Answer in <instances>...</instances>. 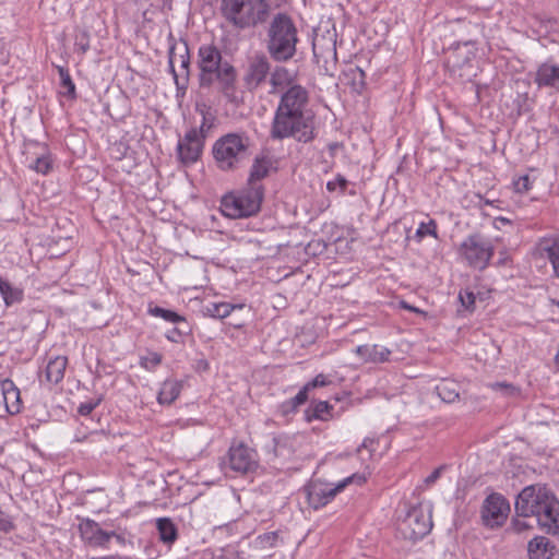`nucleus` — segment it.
Masks as SVG:
<instances>
[{"mask_svg": "<svg viewBox=\"0 0 559 559\" xmlns=\"http://www.w3.org/2000/svg\"><path fill=\"white\" fill-rule=\"evenodd\" d=\"M79 531L82 539L94 547H105L111 537L117 536L115 532L103 531L99 524L91 519H82Z\"/></svg>", "mask_w": 559, "mask_h": 559, "instance_id": "nucleus-16", "label": "nucleus"}, {"mask_svg": "<svg viewBox=\"0 0 559 559\" xmlns=\"http://www.w3.org/2000/svg\"><path fill=\"white\" fill-rule=\"evenodd\" d=\"M58 72L61 81V87L64 90L62 94L70 98L75 97V85L71 79L69 71L63 67H58Z\"/></svg>", "mask_w": 559, "mask_h": 559, "instance_id": "nucleus-34", "label": "nucleus"}, {"mask_svg": "<svg viewBox=\"0 0 559 559\" xmlns=\"http://www.w3.org/2000/svg\"><path fill=\"white\" fill-rule=\"evenodd\" d=\"M309 92L302 85L289 86L281 94L270 128V138L282 141L295 139L309 143L316 138L314 119L307 110Z\"/></svg>", "mask_w": 559, "mask_h": 559, "instance_id": "nucleus-1", "label": "nucleus"}, {"mask_svg": "<svg viewBox=\"0 0 559 559\" xmlns=\"http://www.w3.org/2000/svg\"><path fill=\"white\" fill-rule=\"evenodd\" d=\"M416 236L418 239H423L426 236H432L437 238V224L433 219H430L428 223H420L419 227L416 230Z\"/></svg>", "mask_w": 559, "mask_h": 559, "instance_id": "nucleus-37", "label": "nucleus"}, {"mask_svg": "<svg viewBox=\"0 0 559 559\" xmlns=\"http://www.w3.org/2000/svg\"><path fill=\"white\" fill-rule=\"evenodd\" d=\"M235 306L228 302L210 304L205 308L206 314L215 319H224L230 314Z\"/></svg>", "mask_w": 559, "mask_h": 559, "instance_id": "nucleus-33", "label": "nucleus"}, {"mask_svg": "<svg viewBox=\"0 0 559 559\" xmlns=\"http://www.w3.org/2000/svg\"><path fill=\"white\" fill-rule=\"evenodd\" d=\"M549 490L545 486L533 485L525 487L516 497L515 512L518 516H535L540 514L542 506L549 498Z\"/></svg>", "mask_w": 559, "mask_h": 559, "instance_id": "nucleus-10", "label": "nucleus"}, {"mask_svg": "<svg viewBox=\"0 0 559 559\" xmlns=\"http://www.w3.org/2000/svg\"><path fill=\"white\" fill-rule=\"evenodd\" d=\"M271 62L263 53L250 57L242 74V83L247 91L255 92L263 86L270 76Z\"/></svg>", "mask_w": 559, "mask_h": 559, "instance_id": "nucleus-12", "label": "nucleus"}, {"mask_svg": "<svg viewBox=\"0 0 559 559\" xmlns=\"http://www.w3.org/2000/svg\"><path fill=\"white\" fill-rule=\"evenodd\" d=\"M168 63L177 87L186 88L190 67V55L187 41L180 40L170 45Z\"/></svg>", "mask_w": 559, "mask_h": 559, "instance_id": "nucleus-13", "label": "nucleus"}, {"mask_svg": "<svg viewBox=\"0 0 559 559\" xmlns=\"http://www.w3.org/2000/svg\"><path fill=\"white\" fill-rule=\"evenodd\" d=\"M182 390V382L175 379H167L162 383L160 390L157 394V401L160 405L173 404Z\"/></svg>", "mask_w": 559, "mask_h": 559, "instance_id": "nucleus-23", "label": "nucleus"}, {"mask_svg": "<svg viewBox=\"0 0 559 559\" xmlns=\"http://www.w3.org/2000/svg\"><path fill=\"white\" fill-rule=\"evenodd\" d=\"M162 362V355L158 353H150L141 358V366L145 369H153Z\"/></svg>", "mask_w": 559, "mask_h": 559, "instance_id": "nucleus-41", "label": "nucleus"}, {"mask_svg": "<svg viewBox=\"0 0 559 559\" xmlns=\"http://www.w3.org/2000/svg\"><path fill=\"white\" fill-rule=\"evenodd\" d=\"M159 538L165 544H173L177 539V528L171 520L160 518L156 521Z\"/></svg>", "mask_w": 559, "mask_h": 559, "instance_id": "nucleus-29", "label": "nucleus"}, {"mask_svg": "<svg viewBox=\"0 0 559 559\" xmlns=\"http://www.w3.org/2000/svg\"><path fill=\"white\" fill-rule=\"evenodd\" d=\"M13 527L10 516L0 510V531L9 532Z\"/></svg>", "mask_w": 559, "mask_h": 559, "instance_id": "nucleus-51", "label": "nucleus"}, {"mask_svg": "<svg viewBox=\"0 0 559 559\" xmlns=\"http://www.w3.org/2000/svg\"><path fill=\"white\" fill-rule=\"evenodd\" d=\"M443 466L436 468L429 476L425 478L426 485H432L439 477L441 476V472L443 471Z\"/></svg>", "mask_w": 559, "mask_h": 559, "instance_id": "nucleus-52", "label": "nucleus"}, {"mask_svg": "<svg viewBox=\"0 0 559 559\" xmlns=\"http://www.w3.org/2000/svg\"><path fill=\"white\" fill-rule=\"evenodd\" d=\"M330 409L331 406L328 402H317L306 411V418L308 421L313 419L326 420L330 415Z\"/></svg>", "mask_w": 559, "mask_h": 559, "instance_id": "nucleus-31", "label": "nucleus"}, {"mask_svg": "<svg viewBox=\"0 0 559 559\" xmlns=\"http://www.w3.org/2000/svg\"><path fill=\"white\" fill-rule=\"evenodd\" d=\"M530 559H555L556 548L545 536L533 538L527 546Z\"/></svg>", "mask_w": 559, "mask_h": 559, "instance_id": "nucleus-22", "label": "nucleus"}, {"mask_svg": "<svg viewBox=\"0 0 559 559\" xmlns=\"http://www.w3.org/2000/svg\"><path fill=\"white\" fill-rule=\"evenodd\" d=\"M534 82L539 88L559 91V66L550 61L542 63L537 68Z\"/></svg>", "mask_w": 559, "mask_h": 559, "instance_id": "nucleus-20", "label": "nucleus"}, {"mask_svg": "<svg viewBox=\"0 0 559 559\" xmlns=\"http://www.w3.org/2000/svg\"><path fill=\"white\" fill-rule=\"evenodd\" d=\"M510 504L500 493H491L483 501L480 509L481 523L488 528L501 527L509 515Z\"/></svg>", "mask_w": 559, "mask_h": 559, "instance_id": "nucleus-11", "label": "nucleus"}, {"mask_svg": "<svg viewBox=\"0 0 559 559\" xmlns=\"http://www.w3.org/2000/svg\"><path fill=\"white\" fill-rule=\"evenodd\" d=\"M202 115V122L199 128L193 127L192 129L195 130V133L198 138L204 143L205 138L207 136L210 130L213 127V117L205 110H201Z\"/></svg>", "mask_w": 559, "mask_h": 559, "instance_id": "nucleus-36", "label": "nucleus"}, {"mask_svg": "<svg viewBox=\"0 0 559 559\" xmlns=\"http://www.w3.org/2000/svg\"><path fill=\"white\" fill-rule=\"evenodd\" d=\"M459 297H460L462 305L466 309H469L475 304V296L473 293H469V292H465L464 294L461 293Z\"/></svg>", "mask_w": 559, "mask_h": 559, "instance_id": "nucleus-50", "label": "nucleus"}, {"mask_svg": "<svg viewBox=\"0 0 559 559\" xmlns=\"http://www.w3.org/2000/svg\"><path fill=\"white\" fill-rule=\"evenodd\" d=\"M189 333L188 324L185 326H177L171 329L167 334L166 337L170 342L179 343L182 341L183 336Z\"/></svg>", "mask_w": 559, "mask_h": 559, "instance_id": "nucleus-40", "label": "nucleus"}, {"mask_svg": "<svg viewBox=\"0 0 559 559\" xmlns=\"http://www.w3.org/2000/svg\"><path fill=\"white\" fill-rule=\"evenodd\" d=\"M514 189L519 193L527 192L531 189V180L527 175L519 177L513 182Z\"/></svg>", "mask_w": 559, "mask_h": 559, "instance_id": "nucleus-43", "label": "nucleus"}, {"mask_svg": "<svg viewBox=\"0 0 559 559\" xmlns=\"http://www.w3.org/2000/svg\"><path fill=\"white\" fill-rule=\"evenodd\" d=\"M92 559H108V557H102V558H92Z\"/></svg>", "mask_w": 559, "mask_h": 559, "instance_id": "nucleus-59", "label": "nucleus"}, {"mask_svg": "<svg viewBox=\"0 0 559 559\" xmlns=\"http://www.w3.org/2000/svg\"><path fill=\"white\" fill-rule=\"evenodd\" d=\"M228 466L231 471L246 474L257 466L255 452L243 443L230 447L228 451Z\"/></svg>", "mask_w": 559, "mask_h": 559, "instance_id": "nucleus-14", "label": "nucleus"}, {"mask_svg": "<svg viewBox=\"0 0 559 559\" xmlns=\"http://www.w3.org/2000/svg\"><path fill=\"white\" fill-rule=\"evenodd\" d=\"M76 51L84 55L90 49V33L85 28H76L74 36Z\"/></svg>", "mask_w": 559, "mask_h": 559, "instance_id": "nucleus-35", "label": "nucleus"}, {"mask_svg": "<svg viewBox=\"0 0 559 559\" xmlns=\"http://www.w3.org/2000/svg\"><path fill=\"white\" fill-rule=\"evenodd\" d=\"M308 400L306 390L301 389L294 397L283 402L278 406V412L282 416H288L297 412L298 407L305 404Z\"/></svg>", "mask_w": 559, "mask_h": 559, "instance_id": "nucleus-30", "label": "nucleus"}, {"mask_svg": "<svg viewBox=\"0 0 559 559\" xmlns=\"http://www.w3.org/2000/svg\"><path fill=\"white\" fill-rule=\"evenodd\" d=\"M148 313L154 317H159V318L164 319L165 321H168L171 323L187 325L186 318L173 310H167V309L160 308L158 306H155V307L148 308Z\"/></svg>", "mask_w": 559, "mask_h": 559, "instance_id": "nucleus-32", "label": "nucleus"}, {"mask_svg": "<svg viewBox=\"0 0 559 559\" xmlns=\"http://www.w3.org/2000/svg\"><path fill=\"white\" fill-rule=\"evenodd\" d=\"M548 259L550 260L556 275L559 277V242H554L546 248Z\"/></svg>", "mask_w": 559, "mask_h": 559, "instance_id": "nucleus-39", "label": "nucleus"}, {"mask_svg": "<svg viewBox=\"0 0 559 559\" xmlns=\"http://www.w3.org/2000/svg\"><path fill=\"white\" fill-rule=\"evenodd\" d=\"M511 224H512L511 221L507 217L499 216L493 219V226L497 229H501L503 226L511 225Z\"/></svg>", "mask_w": 559, "mask_h": 559, "instance_id": "nucleus-53", "label": "nucleus"}, {"mask_svg": "<svg viewBox=\"0 0 559 559\" xmlns=\"http://www.w3.org/2000/svg\"><path fill=\"white\" fill-rule=\"evenodd\" d=\"M298 31L293 19L286 13H276L267 26L266 50L275 62L290 60L297 51Z\"/></svg>", "mask_w": 559, "mask_h": 559, "instance_id": "nucleus-3", "label": "nucleus"}, {"mask_svg": "<svg viewBox=\"0 0 559 559\" xmlns=\"http://www.w3.org/2000/svg\"><path fill=\"white\" fill-rule=\"evenodd\" d=\"M249 136L227 133L215 141L212 153L217 167L230 171L237 169L249 157Z\"/></svg>", "mask_w": 559, "mask_h": 559, "instance_id": "nucleus-5", "label": "nucleus"}, {"mask_svg": "<svg viewBox=\"0 0 559 559\" xmlns=\"http://www.w3.org/2000/svg\"><path fill=\"white\" fill-rule=\"evenodd\" d=\"M31 168L36 170L39 174L46 175L51 169V158L49 155H43L35 159L34 164L31 165Z\"/></svg>", "mask_w": 559, "mask_h": 559, "instance_id": "nucleus-38", "label": "nucleus"}, {"mask_svg": "<svg viewBox=\"0 0 559 559\" xmlns=\"http://www.w3.org/2000/svg\"><path fill=\"white\" fill-rule=\"evenodd\" d=\"M298 443L297 436L281 433L272 438V442L267 445V449L275 459L285 463L294 457Z\"/></svg>", "mask_w": 559, "mask_h": 559, "instance_id": "nucleus-17", "label": "nucleus"}, {"mask_svg": "<svg viewBox=\"0 0 559 559\" xmlns=\"http://www.w3.org/2000/svg\"><path fill=\"white\" fill-rule=\"evenodd\" d=\"M338 146H340V144H338V143H331V144L329 145V150H330L331 152H334Z\"/></svg>", "mask_w": 559, "mask_h": 559, "instance_id": "nucleus-55", "label": "nucleus"}, {"mask_svg": "<svg viewBox=\"0 0 559 559\" xmlns=\"http://www.w3.org/2000/svg\"><path fill=\"white\" fill-rule=\"evenodd\" d=\"M98 403H99V401L82 403L79 406L78 412L82 416H87L96 408Z\"/></svg>", "mask_w": 559, "mask_h": 559, "instance_id": "nucleus-49", "label": "nucleus"}, {"mask_svg": "<svg viewBox=\"0 0 559 559\" xmlns=\"http://www.w3.org/2000/svg\"><path fill=\"white\" fill-rule=\"evenodd\" d=\"M313 52H314V57H318V56H319V53H318V51H317V45H316V44L313 45Z\"/></svg>", "mask_w": 559, "mask_h": 559, "instance_id": "nucleus-58", "label": "nucleus"}, {"mask_svg": "<svg viewBox=\"0 0 559 559\" xmlns=\"http://www.w3.org/2000/svg\"><path fill=\"white\" fill-rule=\"evenodd\" d=\"M295 81V73L283 66H276L273 70L270 71L269 82L271 88L269 94L274 95L277 93H283L289 88V86L298 85Z\"/></svg>", "mask_w": 559, "mask_h": 559, "instance_id": "nucleus-19", "label": "nucleus"}, {"mask_svg": "<svg viewBox=\"0 0 559 559\" xmlns=\"http://www.w3.org/2000/svg\"><path fill=\"white\" fill-rule=\"evenodd\" d=\"M0 294L3 298V301L7 307H10L14 304H19L23 300L24 292L22 288L13 286L7 280H3L0 276Z\"/></svg>", "mask_w": 559, "mask_h": 559, "instance_id": "nucleus-28", "label": "nucleus"}, {"mask_svg": "<svg viewBox=\"0 0 559 559\" xmlns=\"http://www.w3.org/2000/svg\"><path fill=\"white\" fill-rule=\"evenodd\" d=\"M432 528L429 511L421 506L412 507L397 523V533L402 538L416 542L425 537Z\"/></svg>", "mask_w": 559, "mask_h": 559, "instance_id": "nucleus-8", "label": "nucleus"}, {"mask_svg": "<svg viewBox=\"0 0 559 559\" xmlns=\"http://www.w3.org/2000/svg\"><path fill=\"white\" fill-rule=\"evenodd\" d=\"M460 251L469 266L484 270L493 255V246L483 236L475 234L461 243Z\"/></svg>", "mask_w": 559, "mask_h": 559, "instance_id": "nucleus-9", "label": "nucleus"}, {"mask_svg": "<svg viewBox=\"0 0 559 559\" xmlns=\"http://www.w3.org/2000/svg\"><path fill=\"white\" fill-rule=\"evenodd\" d=\"M199 82L201 87H210L215 82L225 97L233 99L236 92L237 72L228 61H224L221 50L210 44L200 46L198 51Z\"/></svg>", "mask_w": 559, "mask_h": 559, "instance_id": "nucleus-2", "label": "nucleus"}, {"mask_svg": "<svg viewBox=\"0 0 559 559\" xmlns=\"http://www.w3.org/2000/svg\"><path fill=\"white\" fill-rule=\"evenodd\" d=\"M460 59H461V51H460V49H456V51H454L453 55L448 58L447 63L452 69H455L457 67L463 66L465 62L469 61V57L468 56H464L463 57V62L462 63H461Z\"/></svg>", "mask_w": 559, "mask_h": 559, "instance_id": "nucleus-46", "label": "nucleus"}, {"mask_svg": "<svg viewBox=\"0 0 559 559\" xmlns=\"http://www.w3.org/2000/svg\"><path fill=\"white\" fill-rule=\"evenodd\" d=\"M511 526L516 533H522L532 527V525L525 520V518L518 515L512 520Z\"/></svg>", "mask_w": 559, "mask_h": 559, "instance_id": "nucleus-47", "label": "nucleus"}, {"mask_svg": "<svg viewBox=\"0 0 559 559\" xmlns=\"http://www.w3.org/2000/svg\"><path fill=\"white\" fill-rule=\"evenodd\" d=\"M402 305H403V307H404V308H406V309H409V310H412V311H417V309H416V308L411 307V306H407L405 302H402Z\"/></svg>", "mask_w": 559, "mask_h": 559, "instance_id": "nucleus-56", "label": "nucleus"}, {"mask_svg": "<svg viewBox=\"0 0 559 559\" xmlns=\"http://www.w3.org/2000/svg\"><path fill=\"white\" fill-rule=\"evenodd\" d=\"M347 180L344 176L342 175H337L335 180L333 181H329L326 183V189L329 191H334L336 189V187H340L341 188V191H344L347 187Z\"/></svg>", "mask_w": 559, "mask_h": 559, "instance_id": "nucleus-48", "label": "nucleus"}, {"mask_svg": "<svg viewBox=\"0 0 559 559\" xmlns=\"http://www.w3.org/2000/svg\"><path fill=\"white\" fill-rule=\"evenodd\" d=\"M259 543L261 547L267 548V547H274L277 544L278 540V533L277 532H269L260 535L258 537Z\"/></svg>", "mask_w": 559, "mask_h": 559, "instance_id": "nucleus-42", "label": "nucleus"}, {"mask_svg": "<svg viewBox=\"0 0 559 559\" xmlns=\"http://www.w3.org/2000/svg\"><path fill=\"white\" fill-rule=\"evenodd\" d=\"M271 162L267 157L261 156L255 157L251 166L248 185L250 186H262L261 180L269 174Z\"/></svg>", "mask_w": 559, "mask_h": 559, "instance_id": "nucleus-26", "label": "nucleus"}, {"mask_svg": "<svg viewBox=\"0 0 559 559\" xmlns=\"http://www.w3.org/2000/svg\"><path fill=\"white\" fill-rule=\"evenodd\" d=\"M366 481V477L361 474H353L337 484H328L314 480L306 488L307 499L310 507L319 509L331 502L335 496L344 490L350 484L361 485Z\"/></svg>", "mask_w": 559, "mask_h": 559, "instance_id": "nucleus-7", "label": "nucleus"}, {"mask_svg": "<svg viewBox=\"0 0 559 559\" xmlns=\"http://www.w3.org/2000/svg\"><path fill=\"white\" fill-rule=\"evenodd\" d=\"M495 391H500L504 395H516L519 393L518 389L512 384L506 382H497L491 385Z\"/></svg>", "mask_w": 559, "mask_h": 559, "instance_id": "nucleus-45", "label": "nucleus"}, {"mask_svg": "<svg viewBox=\"0 0 559 559\" xmlns=\"http://www.w3.org/2000/svg\"><path fill=\"white\" fill-rule=\"evenodd\" d=\"M68 365L66 356H57L50 359L46 366L45 378L50 384H58L64 377V371Z\"/></svg>", "mask_w": 559, "mask_h": 559, "instance_id": "nucleus-24", "label": "nucleus"}, {"mask_svg": "<svg viewBox=\"0 0 559 559\" xmlns=\"http://www.w3.org/2000/svg\"><path fill=\"white\" fill-rule=\"evenodd\" d=\"M460 384L454 380L443 379L436 385V392L445 403H453L460 397Z\"/></svg>", "mask_w": 559, "mask_h": 559, "instance_id": "nucleus-27", "label": "nucleus"}, {"mask_svg": "<svg viewBox=\"0 0 559 559\" xmlns=\"http://www.w3.org/2000/svg\"><path fill=\"white\" fill-rule=\"evenodd\" d=\"M267 0H221L222 15L235 27L246 29L266 22Z\"/></svg>", "mask_w": 559, "mask_h": 559, "instance_id": "nucleus-4", "label": "nucleus"}, {"mask_svg": "<svg viewBox=\"0 0 559 559\" xmlns=\"http://www.w3.org/2000/svg\"><path fill=\"white\" fill-rule=\"evenodd\" d=\"M330 383V381L326 379V377L322 373L316 376V378L308 382L302 389L306 390V393L308 394L309 390L318 386H325Z\"/></svg>", "mask_w": 559, "mask_h": 559, "instance_id": "nucleus-44", "label": "nucleus"}, {"mask_svg": "<svg viewBox=\"0 0 559 559\" xmlns=\"http://www.w3.org/2000/svg\"><path fill=\"white\" fill-rule=\"evenodd\" d=\"M203 147L204 143L198 138L195 130L190 129L185 136L178 141V158L183 165H191L200 158Z\"/></svg>", "mask_w": 559, "mask_h": 559, "instance_id": "nucleus-15", "label": "nucleus"}, {"mask_svg": "<svg viewBox=\"0 0 559 559\" xmlns=\"http://www.w3.org/2000/svg\"><path fill=\"white\" fill-rule=\"evenodd\" d=\"M328 52H329V53H330L334 59L336 58V48H335V45H334V44L329 48Z\"/></svg>", "mask_w": 559, "mask_h": 559, "instance_id": "nucleus-54", "label": "nucleus"}, {"mask_svg": "<svg viewBox=\"0 0 559 559\" xmlns=\"http://www.w3.org/2000/svg\"><path fill=\"white\" fill-rule=\"evenodd\" d=\"M263 197V186L248 185L237 193L225 195L222 200V211L231 218L252 216L260 211Z\"/></svg>", "mask_w": 559, "mask_h": 559, "instance_id": "nucleus-6", "label": "nucleus"}, {"mask_svg": "<svg viewBox=\"0 0 559 559\" xmlns=\"http://www.w3.org/2000/svg\"><path fill=\"white\" fill-rule=\"evenodd\" d=\"M356 353L366 361L384 362L389 360L391 350L379 345H360L356 348Z\"/></svg>", "mask_w": 559, "mask_h": 559, "instance_id": "nucleus-25", "label": "nucleus"}, {"mask_svg": "<svg viewBox=\"0 0 559 559\" xmlns=\"http://www.w3.org/2000/svg\"><path fill=\"white\" fill-rule=\"evenodd\" d=\"M0 395L5 406L7 413L11 415L19 414L22 408L20 390L10 379L0 382Z\"/></svg>", "mask_w": 559, "mask_h": 559, "instance_id": "nucleus-21", "label": "nucleus"}, {"mask_svg": "<svg viewBox=\"0 0 559 559\" xmlns=\"http://www.w3.org/2000/svg\"><path fill=\"white\" fill-rule=\"evenodd\" d=\"M537 523L548 533L559 535V500L551 491L542 506Z\"/></svg>", "mask_w": 559, "mask_h": 559, "instance_id": "nucleus-18", "label": "nucleus"}, {"mask_svg": "<svg viewBox=\"0 0 559 559\" xmlns=\"http://www.w3.org/2000/svg\"><path fill=\"white\" fill-rule=\"evenodd\" d=\"M357 73H358V75H359V78H360L361 80L365 78V73H364V71H362V70L358 69V70H357Z\"/></svg>", "mask_w": 559, "mask_h": 559, "instance_id": "nucleus-57", "label": "nucleus"}]
</instances>
